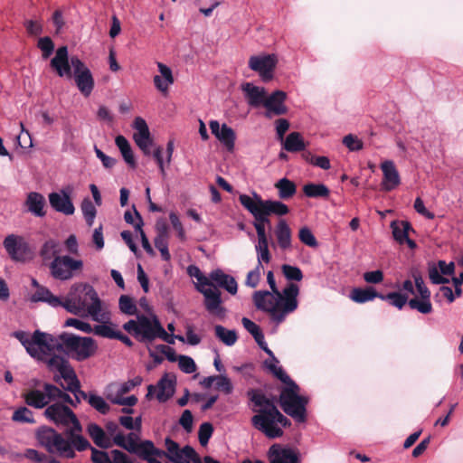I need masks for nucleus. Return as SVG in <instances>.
Segmentation results:
<instances>
[{"label":"nucleus","instance_id":"f257e3e1","mask_svg":"<svg viewBox=\"0 0 463 463\" xmlns=\"http://www.w3.org/2000/svg\"><path fill=\"white\" fill-rule=\"evenodd\" d=\"M299 287L293 282L288 283L282 292L272 294L268 290L255 291L252 296L257 309L269 313L272 321L282 323L287 315L293 313L298 307V296Z\"/></svg>","mask_w":463,"mask_h":463},{"label":"nucleus","instance_id":"f03ea898","mask_svg":"<svg viewBox=\"0 0 463 463\" xmlns=\"http://www.w3.org/2000/svg\"><path fill=\"white\" fill-rule=\"evenodd\" d=\"M61 307L76 316H90L91 318L102 323L109 319L107 313L102 312V303L94 288L87 283L72 285L67 296L61 299Z\"/></svg>","mask_w":463,"mask_h":463},{"label":"nucleus","instance_id":"7ed1b4c3","mask_svg":"<svg viewBox=\"0 0 463 463\" xmlns=\"http://www.w3.org/2000/svg\"><path fill=\"white\" fill-rule=\"evenodd\" d=\"M50 66L59 77L73 78L79 91L84 97L91 94L95 82L90 70L78 56L69 58L67 46L57 49Z\"/></svg>","mask_w":463,"mask_h":463},{"label":"nucleus","instance_id":"20e7f679","mask_svg":"<svg viewBox=\"0 0 463 463\" xmlns=\"http://www.w3.org/2000/svg\"><path fill=\"white\" fill-rule=\"evenodd\" d=\"M247 396L254 404L252 411L256 412L250 420L252 426L269 439L282 437L284 431L278 425L276 416V414H279V409L273 401L259 389H250L247 392Z\"/></svg>","mask_w":463,"mask_h":463},{"label":"nucleus","instance_id":"39448f33","mask_svg":"<svg viewBox=\"0 0 463 463\" xmlns=\"http://www.w3.org/2000/svg\"><path fill=\"white\" fill-rule=\"evenodd\" d=\"M52 350L62 352L73 360L82 362L93 356L98 350L96 341L89 336H80L63 332L52 343Z\"/></svg>","mask_w":463,"mask_h":463},{"label":"nucleus","instance_id":"423d86ee","mask_svg":"<svg viewBox=\"0 0 463 463\" xmlns=\"http://www.w3.org/2000/svg\"><path fill=\"white\" fill-rule=\"evenodd\" d=\"M286 385L279 394V405L286 414L293 418L297 422L303 423L307 420L308 399L298 394L299 387L294 381Z\"/></svg>","mask_w":463,"mask_h":463},{"label":"nucleus","instance_id":"0eeeda50","mask_svg":"<svg viewBox=\"0 0 463 463\" xmlns=\"http://www.w3.org/2000/svg\"><path fill=\"white\" fill-rule=\"evenodd\" d=\"M36 438L49 454L66 458H73L76 456L69 438L63 437L51 427H41L36 432Z\"/></svg>","mask_w":463,"mask_h":463},{"label":"nucleus","instance_id":"6e6552de","mask_svg":"<svg viewBox=\"0 0 463 463\" xmlns=\"http://www.w3.org/2000/svg\"><path fill=\"white\" fill-rule=\"evenodd\" d=\"M45 355L43 354L42 361L46 364L48 369L51 372L57 371L60 373V375H54L53 381L60 383L68 392H73V390L77 389L80 381L70 362L58 354H53L50 358H45Z\"/></svg>","mask_w":463,"mask_h":463},{"label":"nucleus","instance_id":"1a4fd4ad","mask_svg":"<svg viewBox=\"0 0 463 463\" xmlns=\"http://www.w3.org/2000/svg\"><path fill=\"white\" fill-rule=\"evenodd\" d=\"M14 336L24 345L26 352L37 360H43V354H47L52 351V343L55 341L52 335L35 330L31 338L24 331H17Z\"/></svg>","mask_w":463,"mask_h":463},{"label":"nucleus","instance_id":"9d476101","mask_svg":"<svg viewBox=\"0 0 463 463\" xmlns=\"http://www.w3.org/2000/svg\"><path fill=\"white\" fill-rule=\"evenodd\" d=\"M161 323L156 317L150 319L145 315L137 316V320H129L123 325L124 330L132 335L141 343H152L157 338L158 327Z\"/></svg>","mask_w":463,"mask_h":463},{"label":"nucleus","instance_id":"9b49d317","mask_svg":"<svg viewBox=\"0 0 463 463\" xmlns=\"http://www.w3.org/2000/svg\"><path fill=\"white\" fill-rule=\"evenodd\" d=\"M83 268V261L75 260L69 255L55 256L49 265L51 275L59 280H69L76 272H80Z\"/></svg>","mask_w":463,"mask_h":463},{"label":"nucleus","instance_id":"f8f14e48","mask_svg":"<svg viewBox=\"0 0 463 463\" xmlns=\"http://www.w3.org/2000/svg\"><path fill=\"white\" fill-rule=\"evenodd\" d=\"M4 247L12 260L26 262L33 259V251L24 237L10 234L4 240Z\"/></svg>","mask_w":463,"mask_h":463},{"label":"nucleus","instance_id":"ddd939ff","mask_svg":"<svg viewBox=\"0 0 463 463\" xmlns=\"http://www.w3.org/2000/svg\"><path fill=\"white\" fill-rule=\"evenodd\" d=\"M71 192L72 188L67 186L60 192L49 194L48 198L51 207L58 213L65 215H72L75 212V207L71 198Z\"/></svg>","mask_w":463,"mask_h":463},{"label":"nucleus","instance_id":"4468645a","mask_svg":"<svg viewBox=\"0 0 463 463\" xmlns=\"http://www.w3.org/2000/svg\"><path fill=\"white\" fill-rule=\"evenodd\" d=\"M276 64L277 58L273 54L251 56L249 60V67L258 72L264 81H269L273 78Z\"/></svg>","mask_w":463,"mask_h":463},{"label":"nucleus","instance_id":"2eb2a0df","mask_svg":"<svg viewBox=\"0 0 463 463\" xmlns=\"http://www.w3.org/2000/svg\"><path fill=\"white\" fill-rule=\"evenodd\" d=\"M198 291L204 297L203 305L205 309L213 316L224 317L226 309L222 306L221 291L216 288H198Z\"/></svg>","mask_w":463,"mask_h":463},{"label":"nucleus","instance_id":"dca6fc26","mask_svg":"<svg viewBox=\"0 0 463 463\" xmlns=\"http://www.w3.org/2000/svg\"><path fill=\"white\" fill-rule=\"evenodd\" d=\"M287 99V93L283 90H275L270 95H267L264 108V113L267 118H271L275 116L286 115L288 111V107L285 105Z\"/></svg>","mask_w":463,"mask_h":463},{"label":"nucleus","instance_id":"f3484780","mask_svg":"<svg viewBox=\"0 0 463 463\" xmlns=\"http://www.w3.org/2000/svg\"><path fill=\"white\" fill-rule=\"evenodd\" d=\"M175 376L165 373L157 383L156 386L149 385L147 387V394L146 397L149 399L153 393L158 390L156 393V399L160 402H165L168 401L175 393Z\"/></svg>","mask_w":463,"mask_h":463},{"label":"nucleus","instance_id":"a211bd4d","mask_svg":"<svg viewBox=\"0 0 463 463\" xmlns=\"http://www.w3.org/2000/svg\"><path fill=\"white\" fill-rule=\"evenodd\" d=\"M44 416L57 426L67 427L70 425V418L73 416V411L68 406L55 402L47 406L44 411Z\"/></svg>","mask_w":463,"mask_h":463},{"label":"nucleus","instance_id":"6ab92c4d","mask_svg":"<svg viewBox=\"0 0 463 463\" xmlns=\"http://www.w3.org/2000/svg\"><path fill=\"white\" fill-rule=\"evenodd\" d=\"M212 134L226 147L230 152L233 151L236 135L234 130L227 124L220 126L217 120H211L209 123Z\"/></svg>","mask_w":463,"mask_h":463},{"label":"nucleus","instance_id":"aec40b11","mask_svg":"<svg viewBox=\"0 0 463 463\" xmlns=\"http://www.w3.org/2000/svg\"><path fill=\"white\" fill-rule=\"evenodd\" d=\"M239 201L241 204L252 214L255 219V223H261L263 225L270 224L269 213L263 208V206L259 205V202L254 197H250L247 194H241L239 196Z\"/></svg>","mask_w":463,"mask_h":463},{"label":"nucleus","instance_id":"412c9836","mask_svg":"<svg viewBox=\"0 0 463 463\" xmlns=\"http://www.w3.org/2000/svg\"><path fill=\"white\" fill-rule=\"evenodd\" d=\"M71 392L73 393L74 397L76 398V406L80 402V400L82 399L87 401L88 403L100 414L106 415L110 410L109 405L101 396H99L95 393H87L80 390V383H79V387Z\"/></svg>","mask_w":463,"mask_h":463},{"label":"nucleus","instance_id":"4be33fe9","mask_svg":"<svg viewBox=\"0 0 463 463\" xmlns=\"http://www.w3.org/2000/svg\"><path fill=\"white\" fill-rule=\"evenodd\" d=\"M429 278L433 284H447L449 282V279L443 277L453 275L455 272L454 262L447 263L445 260H439L437 265H429Z\"/></svg>","mask_w":463,"mask_h":463},{"label":"nucleus","instance_id":"5701e85b","mask_svg":"<svg viewBox=\"0 0 463 463\" xmlns=\"http://www.w3.org/2000/svg\"><path fill=\"white\" fill-rule=\"evenodd\" d=\"M269 463H299L298 454L289 448L273 444L268 451Z\"/></svg>","mask_w":463,"mask_h":463},{"label":"nucleus","instance_id":"b1692460","mask_svg":"<svg viewBox=\"0 0 463 463\" xmlns=\"http://www.w3.org/2000/svg\"><path fill=\"white\" fill-rule=\"evenodd\" d=\"M383 171L382 190L390 192L396 188L400 183L401 178L394 163L391 160H386L381 164Z\"/></svg>","mask_w":463,"mask_h":463},{"label":"nucleus","instance_id":"393cba45","mask_svg":"<svg viewBox=\"0 0 463 463\" xmlns=\"http://www.w3.org/2000/svg\"><path fill=\"white\" fill-rule=\"evenodd\" d=\"M112 459L105 451L91 448V460L93 463H132L129 457L118 449L111 451Z\"/></svg>","mask_w":463,"mask_h":463},{"label":"nucleus","instance_id":"a878e982","mask_svg":"<svg viewBox=\"0 0 463 463\" xmlns=\"http://www.w3.org/2000/svg\"><path fill=\"white\" fill-rule=\"evenodd\" d=\"M241 90L245 94L248 104L253 108L264 106L267 93L264 88L246 82L241 86Z\"/></svg>","mask_w":463,"mask_h":463},{"label":"nucleus","instance_id":"bb28decb","mask_svg":"<svg viewBox=\"0 0 463 463\" xmlns=\"http://www.w3.org/2000/svg\"><path fill=\"white\" fill-rule=\"evenodd\" d=\"M165 443L169 453V455H167L168 458L175 457V455L184 454V457L188 459H191L193 463H201V457L191 446L186 445L183 449H180L178 443L170 438H166Z\"/></svg>","mask_w":463,"mask_h":463},{"label":"nucleus","instance_id":"cd10ccee","mask_svg":"<svg viewBox=\"0 0 463 463\" xmlns=\"http://www.w3.org/2000/svg\"><path fill=\"white\" fill-rule=\"evenodd\" d=\"M210 279L216 286L226 289L232 295H235L238 291V285L235 279L225 274L222 269L213 270L210 273Z\"/></svg>","mask_w":463,"mask_h":463},{"label":"nucleus","instance_id":"c85d7f7f","mask_svg":"<svg viewBox=\"0 0 463 463\" xmlns=\"http://www.w3.org/2000/svg\"><path fill=\"white\" fill-rule=\"evenodd\" d=\"M158 71L161 74L154 77V84L156 88L162 93L168 90L169 85L173 84L175 80L171 69L162 62H157Z\"/></svg>","mask_w":463,"mask_h":463},{"label":"nucleus","instance_id":"c756f323","mask_svg":"<svg viewBox=\"0 0 463 463\" xmlns=\"http://www.w3.org/2000/svg\"><path fill=\"white\" fill-rule=\"evenodd\" d=\"M253 197L259 202V205L263 206L269 215L276 214L283 216L289 212L288 205L280 201L263 200L257 193H253Z\"/></svg>","mask_w":463,"mask_h":463},{"label":"nucleus","instance_id":"7c9ffc66","mask_svg":"<svg viewBox=\"0 0 463 463\" xmlns=\"http://www.w3.org/2000/svg\"><path fill=\"white\" fill-rule=\"evenodd\" d=\"M28 210L37 217H43L46 214L44 206L46 204L45 198L43 194L37 192H31L27 195L25 202Z\"/></svg>","mask_w":463,"mask_h":463},{"label":"nucleus","instance_id":"2f4dec72","mask_svg":"<svg viewBox=\"0 0 463 463\" xmlns=\"http://www.w3.org/2000/svg\"><path fill=\"white\" fill-rule=\"evenodd\" d=\"M61 298L53 295L50 289H48L46 287L43 286L42 288H39V289H36V291L31 296L30 300L32 302H44L47 303L49 306L52 307H59L61 304Z\"/></svg>","mask_w":463,"mask_h":463},{"label":"nucleus","instance_id":"473e14b6","mask_svg":"<svg viewBox=\"0 0 463 463\" xmlns=\"http://www.w3.org/2000/svg\"><path fill=\"white\" fill-rule=\"evenodd\" d=\"M23 398L28 406L35 409H43L49 404L44 390H30L23 394Z\"/></svg>","mask_w":463,"mask_h":463},{"label":"nucleus","instance_id":"72a5a7b5","mask_svg":"<svg viewBox=\"0 0 463 463\" xmlns=\"http://www.w3.org/2000/svg\"><path fill=\"white\" fill-rule=\"evenodd\" d=\"M43 388L45 392L46 398H47V401L49 403L52 401L60 399V400L63 401L64 402L69 403L73 407H76V403L74 401H72V398L68 393L61 391L56 385L45 383L43 385Z\"/></svg>","mask_w":463,"mask_h":463},{"label":"nucleus","instance_id":"f704fd0d","mask_svg":"<svg viewBox=\"0 0 463 463\" xmlns=\"http://www.w3.org/2000/svg\"><path fill=\"white\" fill-rule=\"evenodd\" d=\"M275 234L279 246L282 250H287L291 246V230L285 220H279Z\"/></svg>","mask_w":463,"mask_h":463},{"label":"nucleus","instance_id":"c9c22d12","mask_svg":"<svg viewBox=\"0 0 463 463\" xmlns=\"http://www.w3.org/2000/svg\"><path fill=\"white\" fill-rule=\"evenodd\" d=\"M391 228L394 240L400 244H404V239H407L409 232H414L411 224L408 221H392Z\"/></svg>","mask_w":463,"mask_h":463},{"label":"nucleus","instance_id":"e433bc0d","mask_svg":"<svg viewBox=\"0 0 463 463\" xmlns=\"http://www.w3.org/2000/svg\"><path fill=\"white\" fill-rule=\"evenodd\" d=\"M274 187L278 190L279 197L282 200H288L297 193L296 184L286 177L276 182Z\"/></svg>","mask_w":463,"mask_h":463},{"label":"nucleus","instance_id":"4c0bfd02","mask_svg":"<svg viewBox=\"0 0 463 463\" xmlns=\"http://www.w3.org/2000/svg\"><path fill=\"white\" fill-rule=\"evenodd\" d=\"M381 293H378L375 289L371 287L361 288H354L350 294V298L356 303H365L374 299L375 298H379Z\"/></svg>","mask_w":463,"mask_h":463},{"label":"nucleus","instance_id":"58836bf2","mask_svg":"<svg viewBox=\"0 0 463 463\" xmlns=\"http://www.w3.org/2000/svg\"><path fill=\"white\" fill-rule=\"evenodd\" d=\"M283 147L288 152L296 153L304 151L306 144L299 132H291L286 137Z\"/></svg>","mask_w":463,"mask_h":463},{"label":"nucleus","instance_id":"ea45409f","mask_svg":"<svg viewBox=\"0 0 463 463\" xmlns=\"http://www.w3.org/2000/svg\"><path fill=\"white\" fill-rule=\"evenodd\" d=\"M142 459L147 461L152 456H166V453L163 450L156 449L154 446V443L150 440H145L139 443L137 446V451L135 452Z\"/></svg>","mask_w":463,"mask_h":463},{"label":"nucleus","instance_id":"a19ab883","mask_svg":"<svg viewBox=\"0 0 463 463\" xmlns=\"http://www.w3.org/2000/svg\"><path fill=\"white\" fill-rule=\"evenodd\" d=\"M115 143L120 150L126 163L131 167H136L134 154L128 139L125 137L119 135L116 137Z\"/></svg>","mask_w":463,"mask_h":463},{"label":"nucleus","instance_id":"79ce46f5","mask_svg":"<svg viewBox=\"0 0 463 463\" xmlns=\"http://www.w3.org/2000/svg\"><path fill=\"white\" fill-rule=\"evenodd\" d=\"M303 193L309 198H327L330 190L323 184L308 183L303 186Z\"/></svg>","mask_w":463,"mask_h":463},{"label":"nucleus","instance_id":"37998d69","mask_svg":"<svg viewBox=\"0 0 463 463\" xmlns=\"http://www.w3.org/2000/svg\"><path fill=\"white\" fill-rule=\"evenodd\" d=\"M61 250L59 242L53 239L47 240L42 246L40 250V257L43 259V261L45 263L48 260H53L55 256H60Z\"/></svg>","mask_w":463,"mask_h":463},{"label":"nucleus","instance_id":"c03bdc74","mask_svg":"<svg viewBox=\"0 0 463 463\" xmlns=\"http://www.w3.org/2000/svg\"><path fill=\"white\" fill-rule=\"evenodd\" d=\"M87 431L93 442L99 448H107V439L103 429L96 423H90Z\"/></svg>","mask_w":463,"mask_h":463},{"label":"nucleus","instance_id":"a18cd8bd","mask_svg":"<svg viewBox=\"0 0 463 463\" xmlns=\"http://www.w3.org/2000/svg\"><path fill=\"white\" fill-rule=\"evenodd\" d=\"M214 331L216 337L228 346L233 345L238 339V335L235 330L226 329L221 325L215 326Z\"/></svg>","mask_w":463,"mask_h":463},{"label":"nucleus","instance_id":"49530a36","mask_svg":"<svg viewBox=\"0 0 463 463\" xmlns=\"http://www.w3.org/2000/svg\"><path fill=\"white\" fill-rule=\"evenodd\" d=\"M80 208L87 225L91 227L94 223V219L97 214V209L95 205L89 197H86L82 200Z\"/></svg>","mask_w":463,"mask_h":463},{"label":"nucleus","instance_id":"de8ad7c7","mask_svg":"<svg viewBox=\"0 0 463 463\" xmlns=\"http://www.w3.org/2000/svg\"><path fill=\"white\" fill-rule=\"evenodd\" d=\"M278 364L272 358L264 362L265 367L279 381L285 384L291 383L293 380L286 373L282 367L278 366Z\"/></svg>","mask_w":463,"mask_h":463},{"label":"nucleus","instance_id":"09e8293b","mask_svg":"<svg viewBox=\"0 0 463 463\" xmlns=\"http://www.w3.org/2000/svg\"><path fill=\"white\" fill-rule=\"evenodd\" d=\"M430 298H413L408 301V305L411 309H415L421 314H430L432 312V304Z\"/></svg>","mask_w":463,"mask_h":463},{"label":"nucleus","instance_id":"8fccbe9b","mask_svg":"<svg viewBox=\"0 0 463 463\" xmlns=\"http://www.w3.org/2000/svg\"><path fill=\"white\" fill-rule=\"evenodd\" d=\"M379 298L388 300L392 306L399 309H402L408 302V297L400 292H390L387 295L381 294Z\"/></svg>","mask_w":463,"mask_h":463},{"label":"nucleus","instance_id":"3c124183","mask_svg":"<svg viewBox=\"0 0 463 463\" xmlns=\"http://www.w3.org/2000/svg\"><path fill=\"white\" fill-rule=\"evenodd\" d=\"M257 251L258 263L262 264L269 263L271 260V254L269 250V241L268 240L260 241L255 247Z\"/></svg>","mask_w":463,"mask_h":463},{"label":"nucleus","instance_id":"603ef678","mask_svg":"<svg viewBox=\"0 0 463 463\" xmlns=\"http://www.w3.org/2000/svg\"><path fill=\"white\" fill-rule=\"evenodd\" d=\"M283 275L288 280L290 281H300L303 279L302 270L297 266H291L284 264L281 267Z\"/></svg>","mask_w":463,"mask_h":463},{"label":"nucleus","instance_id":"864d4df0","mask_svg":"<svg viewBox=\"0 0 463 463\" xmlns=\"http://www.w3.org/2000/svg\"><path fill=\"white\" fill-rule=\"evenodd\" d=\"M12 420L17 422L33 423V412L27 407H20L13 413Z\"/></svg>","mask_w":463,"mask_h":463},{"label":"nucleus","instance_id":"5fc2aeb1","mask_svg":"<svg viewBox=\"0 0 463 463\" xmlns=\"http://www.w3.org/2000/svg\"><path fill=\"white\" fill-rule=\"evenodd\" d=\"M119 309L122 313L127 315H135L137 313V307L133 299L127 296L122 295L118 301Z\"/></svg>","mask_w":463,"mask_h":463},{"label":"nucleus","instance_id":"6e6d98bb","mask_svg":"<svg viewBox=\"0 0 463 463\" xmlns=\"http://www.w3.org/2000/svg\"><path fill=\"white\" fill-rule=\"evenodd\" d=\"M262 269H263L262 264L257 263L256 268L254 269L250 270V272H248L246 280H245V285L251 288H256L260 280Z\"/></svg>","mask_w":463,"mask_h":463},{"label":"nucleus","instance_id":"4d7b16f0","mask_svg":"<svg viewBox=\"0 0 463 463\" xmlns=\"http://www.w3.org/2000/svg\"><path fill=\"white\" fill-rule=\"evenodd\" d=\"M213 433V427L210 422L201 424L198 430V439L202 446H206Z\"/></svg>","mask_w":463,"mask_h":463},{"label":"nucleus","instance_id":"13d9d810","mask_svg":"<svg viewBox=\"0 0 463 463\" xmlns=\"http://www.w3.org/2000/svg\"><path fill=\"white\" fill-rule=\"evenodd\" d=\"M37 47L42 51L43 59H48L54 50V43L49 36L40 38Z\"/></svg>","mask_w":463,"mask_h":463},{"label":"nucleus","instance_id":"bf43d9fd","mask_svg":"<svg viewBox=\"0 0 463 463\" xmlns=\"http://www.w3.org/2000/svg\"><path fill=\"white\" fill-rule=\"evenodd\" d=\"M298 238L300 241L307 246L315 248L318 245L317 239L315 238L310 229L307 227H303L299 230Z\"/></svg>","mask_w":463,"mask_h":463},{"label":"nucleus","instance_id":"052dcab7","mask_svg":"<svg viewBox=\"0 0 463 463\" xmlns=\"http://www.w3.org/2000/svg\"><path fill=\"white\" fill-rule=\"evenodd\" d=\"M69 440L71 442V448L74 451L75 449L84 451L92 448L89 440L82 435H73L72 438H69Z\"/></svg>","mask_w":463,"mask_h":463},{"label":"nucleus","instance_id":"680f3d73","mask_svg":"<svg viewBox=\"0 0 463 463\" xmlns=\"http://www.w3.org/2000/svg\"><path fill=\"white\" fill-rule=\"evenodd\" d=\"M178 365L181 371L185 373H193L196 371V364L193 358L186 355L178 356Z\"/></svg>","mask_w":463,"mask_h":463},{"label":"nucleus","instance_id":"e2e57ef3","mask_svg":"<svg viewBox=\"0 0 463 463\" xmlns=\"http://www.w3.org/2000/svg\"><path fill=\"white\" fill-rule=\"evenodd\" d=\"M92 332H94V334L109 339H115L118 333V331L114 330L111 326L104 324L97 325L94 327H92Z\"/></svg>","mask_w":463,"mask_h":463},{"label":"nucleus","instance_id":"0e129e2a","mask_svg":"<svg viewBox=\"0 0 463 463\" xmlns=\"http://www.w3.org/2000/svg\"><path fill=\"white\" fill-rule=\"evenodd\" d=\"M412 277L414 279L415 287L417 288V291H418L420 297L421 298H430V291L426 287L421 275L418 272H415L412 274Z\"/></svg>","mask_w":463,"mask_h":463},{"label":"nucleus","instance_id":"69168bd1","mask_svg":"<svg viewBox=\"0 0 463 463\" xmlns=\"http://www.w3.org/2000/svg\"><path fill=\"white\" fill-rule=\"evenodd\" d=\"M64 326H72L87 334L92 332V326H90V324L83 322L77 318H68L64 323Z\"/></svg>","mask_w":463,"mask_h":463},{"label":"nucleus","instance_id":"338daca9","mask_svg":"<svg viewBox=\"0 0 463 463\" xmlns=\"http://www.w3.org/2000/svg\"><path fill=\"white\" fill-rule=\"evenodd\" d=\"M155 246L160 251L162 259L168 261L171 258L168 250V238H155Z\"/></svg>","mask_w":463,"mask_h":463},{"label":"nucleus","instance_id":"774afa93","mask_svg":"<svg viewBox=\"0 0 463 463\" xmlns=\"http://www.w3.org/2000/svg\"><path fill=\"white\" fill-rule=\"evenodd\" d=\"M343 144L350 151H358L363 148V142L352 134H349L343 138Z\"/></svg>","mask_w":463,"mask_h":463}]
</instances>
